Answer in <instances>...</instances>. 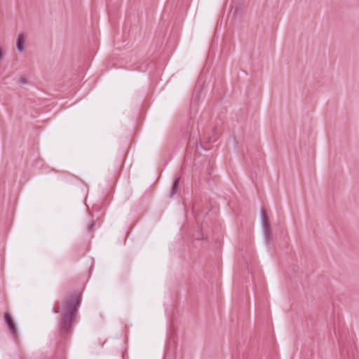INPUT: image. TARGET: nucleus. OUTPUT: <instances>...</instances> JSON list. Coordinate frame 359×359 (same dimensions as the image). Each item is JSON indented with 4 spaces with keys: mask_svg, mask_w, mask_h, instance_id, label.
Segmentation results:
<instances>
[{
    "mask_svg": "<svg viewBox=\"0 0 359 359\" xmlns=\"http://www.w3.org/2000/svg\"><path fill=\"white\" fill-rule=\"evenodd\" d=\"M81 294L73 293L64 302V310L59 322L60 332L62 335L72 333L73 323L77 317L79 308L81 303Z\"/></svg>",
    "mask_w": 359,
    "mask_h": 359,
    "instance_id": "f257e3e1",
    "label": "nucleus"
},
{
    "mask_svg": "<svg viewBox=\"0 0 359 359\" xmlns=\"http://www.w3.org/2000/svg\"><path fill=\"white\" fill-rule=\"evenodd\" d=\"M203 84H197L195 86L194 92H193V95H192L191 101V107L198 105V104L200 101L201 95L203 93Z\"/></svg>",
    "mask_w": 359,
    "mask_h": 359,
    "instance_id": "f03ea898",
    "label": "nucleus"
},
{
    "mask_svg": "<svg viewBox=\"0 0 359 359\" xmlns=\"http://www.w3.org/2000/svg\"><path fill=\"white\" fill-rule=\"evenodd\" d=\"M4 319L11 334L14 338H16L18 336V330L12 316L10 313H5Z\"/></svg>",
    "mask_w": 359,
    "mask_h": 359,
    "instance_id": "7ed1b4c3",
    "label": "nucleus"
},
{
    "mask_svg": "<svg viewBox=\"0 0 359 359\" xmlns=\"http://www.w3.org/2000/svg\"><path fill=\"white\" fill-rule=\"evenodd\" d=\"M25 43V39L24 37V35L22 34H19L16 41V48L19 52L22 53L24 51Z\"/></svg>",
    "mask_w": 359,
    "mask_h": 359,
    "instance_id": "20e7f679",
    "label": "nucleus"
},
{
    "mask_svg": "<svg viewBox=\"0 0 359 359\" xmlns=\"http://www.w3.org/2000/svg\"><path fill=\"white\" fill-rule=\"evenodd\" d=\"M180 177H177L173 183H172V187L170 188V194H169V197L170 198H172L177 192V189H178V187H179V184H180Z\"/></svg>",
    "mask_w": 359,
    "mask_h": 359,
    "instance_id": "39448f33",
    "label": "nucleus"
},
{
    "mask_svg": "<svg viewBox=\"0 0 359 359\" xmlns=\"http://www.w3.org/2000/svg\"><path fill=\"white\" fill-rule=\"evenodd\" d=\"M261 215H262V227L268 228V226H270L271 224H270V222H269L266 211L265 210H262L261 212Z\"/></svg>",
    "mask_w": 359,
    "mask_h": 359,
    "instance_id": "423d86ee",
    "label": "nucleus"
},
{
    "mask_svg": "<svg viewBox=\"0 0 359 359\" xmlns=\"http://www.w3.org/2000/svg\"><path fill=\"white\" fill-rule=\"evenodd\" d=\"M263 231H264L265 242L266 244H269L271 242V226H268V228L264 227Z\"/></svg>",
    "mask_w": 359,
    "mask_h": 359,
    "instance_id": "0eeeda50",
    "label": "nucleus"
},
{
    "mask_svg": "<svg viewBox=\"0 0 359 359\" xmlns=\"http://www.w3.org/2000/svg\"><path fill=\"white\" fill-rule=\"evenodd\" d=\"M95 224V222H91V224L88 226V230L89 232L92 231L94 229Z\"/></svg>",
    "mask_w": 359,
    "mask_h": 359,
    "instance_id": "6e6552de",
    "label": "nucleus"
},
{
    "mask_svg": "<svg viewBox=\"0 0 359 359\" xmlns=\"http://www.w3.org/2000/svg\"><path fill=\"white\" fill-rule=\"evenodd\" d=\"M54 312L55 313H60V307L59 306H56L54 308Z\"/></svg>",
    "mask_w": 359,
    "mask_h": 359,
    "instance_id": "1a4fd4ad",
    "label": "nucleus"
},
{
    "mask_svg": "<svg viewBox=\"0 0 359 359\" xmlns=\"http://www.w3.org/2000/svg\"><path fill=\"white\" fill-rule=\"evenodd\" d=\"M3 59V50L0 48V61Z\"/></svg>",
    "mask_w": 359,
    "mask_h": 359,
    "instance_id": "9d476101",
    "label": "nucleus"
},
{
    "mask_svg": "<svg viewBox=\"0 0 359 359\" xmlns=\"http://www.w3.org/2000/svg\"><path fill=\"white\" fill-rule=\"evenodd\" d=\"M194 238L196 239V240H201V239H203V236L202 237H200L199 236H194Z\"/></svg>",
    "mask_w": 359,
    "mask_h": 359,
    "instance_id": "9b49d317",
    "label": "nucleus"
},
{
    "mask_svg": "<svg viewBox=\"0 0 359 359\" xmlns=\"http://www.w3.org/2000/svg\"><path fill=\"white\" fill-rule=\"evenodd\" d=\"M20 82L22 83H27V81H26V79L25 78H22V79H20Z\"/></svg>",
    "mask_w": 359,
    "mask_h": 359,
    "instance_id": "f8f14e48",
    "label": "nucleus"
}]
</instances>
